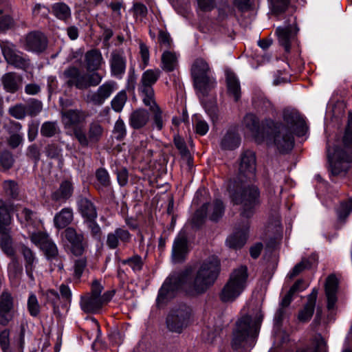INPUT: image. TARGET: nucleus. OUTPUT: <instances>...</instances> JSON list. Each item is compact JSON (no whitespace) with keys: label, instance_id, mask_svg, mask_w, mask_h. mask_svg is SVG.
Listing matches in <instances>:
<instances>
[{"label":"nucleus","instance_id":"45","mask_svg":"<svg viewBox=\"0 0 352 352\" xmlns=\"http://www.w3.org/2000/svg\"><path fill=\"white\" fill-rule=\"evenodd\" d=\"M149 107L150 111L153 112V127L156 128L158 131H161L164 127V121L162 117V111L156 104L155 101L152 104L146 105Z\"/></svg>","mask_w":352,"mask_h":352},{"label":"nucleus","instance_id":"2","mask_svg":"<svg viewBox=\"0 0 352 352\" xmlns=\"http://www.w3.org/2000/svg\"><path fill=\"white\" fill-rule=\"evenodd\" d=\"M85 63L87 71L93 72H81L76 67H69L63 72V76L68 87L86 89L100 83L102 76L96 71L99 69L104 63L101 52L96 49L87 51L85 54Z\"/></svg>","mask_w":352,"mask_h":352},{"label":"nucleus","instance_id":"22","mask_svg":"<svg viewBox=\"0 0 352 352\" xmlns=\"http://www.w3.org/2000/svg\"><path fill=\"white\" fill-rule=\"evenodd\" d=\"M63 235L70 243L72 253L76 256L81 255L85 250L83 234L78 233L72 227H68L63 232Z\"/></svg>","mask_w":352,"mask_h":352},{"label":"nucleus","instance_id":"6","mask_svg":"<svg viewBox=\"0 0 352 352\" xmlns=\"http://www.w3.org/2000/svg\"><path fill=\"white\" fill-rule=\"evenodd\" d=\"M263 133L267 135V140H272L280 152L287 153L293 148L294 133L287 130L281 123L265 120L263 123Z\"/></svg>","mask_w":352,"mask_h":352},{"label":"nucleus","instance_id":"23","mask_svg":"<svg viewBox=\"0 0 352 352\" xmlns=\"http://www.w3.org/2000/svg\"><path fill=\"white\" fill-rule=\"evenodd\" d=\"M131 235L127 230L116 228L107 236L106 244L110 249H116L119 245H126L131 241Z\"/></svg>","mask_w":352,"mask_h":352},{"label":"nucleus","instance_id":"41","mask_svg":"<svg viewBox=\"0 0 352 352\" xmlns=\"http://www.w3.org/2000/svg\"><path fill=\"white\" fill-rule=\"evenodd\" d=\"M254 109L262 112L273 111V105L263 93L255 94L252 98Z\"/></svg>","mask_w":352,"mask_h":352},{"label":"nucleus","instance_id":"62","mask_svg":"<svg viewBox=\"0 0 352 352\" xmlns=\"http://www.w3.org/2000/svg\"><path fill=\"white\" fill-rule=\"evenodd\" d=\"M194 128L196 133L199 135H206L209 130V126L208 123L205 120L198 118H197L195 121Z\"/></svg>","mask_w":352,"mask_h":352},{"label":"nucleus","instance_id":"25","mask_svg":"<svg viewBox=\"0 0 352 352\" xmlns=\"http://www.w3.org/2000/svg\"><path fill=\"white\" fill-rule=\"evenodd\" d=\"M13 307L12 295L7 292H3L0 296V324L1 325H7L11 320L10 311Z\"/></svg>","mask_w":352,"mask_h":352},{"label":"nucleus","instance_id":"7","mask_svg":"<svg viewBox=\"0 0 352 352\" xmlns=\"http://www.w3.org/2000/svg\"><path fill=\"white\" fill-rule=\"evenodd\" d=\"M248 278L247 267L243 265L235 269L219 294L220 300L223 302H232L236 300L245 290Z\"/></svg>","mask_w":352,"mask_h":352},{"label":"nucleus","instance_id":"59","mask_svg":"<svg viewBox=\"0 0 352 352\" xmlns=\"http://www.w3.org/2000/svg\"><path fill=\"white\" fill-rule=\"evenodd\" d=\"M113 133L117 140H122L126 135V128L124 121L118 118L115 123Z\"/></svg>","mask_w":352,"mask_h":352},{"label":"nucleus","instance_id":"60","mask_svg":"<svg viewBox=\"0 0 352 352\" xmlns=\"http://www.w3.org/2000/svg\"><path fill=\"white\" fill-rule=\"evenodd\" d=\"M352 210V199H350L348 202H343L338 210V218L341 220L345 219L351 211Z\"/></svg>","mask_w":352,"mask_h":352},{"label":"nucleus","instance_id":"15","mask_svg":"<svg viewBox=\"0 0 352 352\" xmlns=\"http://www.w3.org/2000/svg\"><path fill=\"white\" fill-rule=\"evenodd\" d=\"M20 46L27 52L40 54L47 47V37L39 31H32L20 38Z\"/></svg>","mask_w":352,"mask_h":352},{"label":"nucleus","instance_id":"8","mask_svg":"<svg viewBox=\"0 0 352 352\" xmlns=\"http://www.w3.org/2000/svg\"><path fill=\"white\" fill-rule=\"evenodd\" d=\"M103 289V286L98 280H96L93 281L91 292L81 298L80 307L85 312L91 314L98 313L103 305L111 300L114 296L115 292L113 290H109L101 295Z\"/></svg>","mask_w":352,"mask_h":352},{"label":"nucleus","instance_id":"51","mask_svg":"<svg viewBox=\"0 0 352 352\" xmlns=\"http://www.w3.org/2000/svg\"><path fill=\"white\" fill-rule=\"evenodd\" d=\"M8 113L17 120H23L27 116L26 105L23 103H16L8 109Z\"/></svg>","mask_w":352,"mask_h":352},{"label":"nucleus","instance_id":"29","mask_svg":"<svg viewBox=\"0 0 352 352\" xmlns=\"http://www.w3.org/2000/svg\"><path fill=\"white\" fill-rule=\"evenodd\" d=\"M317 296L318 289L314 288L307 296V302L298 313V318L300 322H306L311 318L314 312Z\"/></svg>","mask_w":352,"mask_h":352},{"label":"nucleus","instance_id":"56","mask_svg":"<svg viewBox=\"0 0 352 352\" xmlns=\"http://www.w3.org/2000/svg\"><path fill=\"white\" fill-rule=\"evenodd\" d=\"M14 162V159L10 152L5 151L0 155V166L3 170L11 168Z\"/></svg>","mask_w":352,"mask_h":352},{"label":"nucleus","instance_id":"54","mask_svg":"<svg viewBox=\"0 0 352 352\" xmlns=\"http://www.w3.org/2000/svg\"><path fill=\"white\" fill-rule=\"evenodd\" d=\"M123 265H129L133 272H140L142 269L143 260L139 255H134L127 259L122 261Z\"/></svg>","mask_w":352,"mask_h":352},{"label":"nucleus","instance_id":"53","mask_svg":"<svg viewBox=\"0 0 352 352\" xmlns=\"http://www.w3.org/2000/svg\"><path fill=\"white\" fill-rule=\"evenodd\" d=\"M10 258L12 261L8 267L9 277L12 280L18 279L22 273V267L15 256Z\"/></svg>","mask_w":352,"mask_h":352},{"label":"nucleus","instance_id":"4","mask_svg":"<svg viewBox=\"0 0 352 352\" xmlns=\"http://www.w3.org/2000/svg\"><path fill=\"white\" fill-rule=\"evenodd\" d=\"M262 318L263 316L259 313L254 318L245 315L236 321L232 342L234 349L254 346Z\"/></svg>","mask_w":352,"mask_h":352},{"label":"nucleus","instance_id":"38","mask_svg":"<svg viewBox=\"0 0 352 352\" xmlns=\"http://www.w3.org/2000/svg\"><path fill=\"white\" fill-rule=\"evenodd\" d=\"M296 352H327L326 342L321 335H316L309 345L298 349Z\"/></svg>","mask_w":352,"mask_h":352},{"label":"nucleus","instance_id":"14","mask_svg":"<svg viewBox=\"0 0 352 352\" xmlns=\"http://www.w3.org/2000/svg\"><path fill=\"white\" fill-rule=\"evenodd\" d=\"M1 48L3 55L8 64L14 66L15 68L23 70H26L30 67V60L23 52L17 50L13 43L3 41L1 43Z\"/></svg>","mask_w":352,"mask_h":352},{"label":"nucleus","instance_id":"24","mask_svg":"<svg viewBox=\"0 0 352 352\" xmlns=\"http://www.w3.org/2000/svg\"><path fill=\"white\" fill-rule=\"evenodd\" d=\"M111 75L122 78L125 73L126 60L122 51H113L111 52L109 59Z\"/></svg>","mask_w":352,"mask_h":352},{"label":"nucleus","instance_id":"35","mask_svg":"<svg viewBox=\"0 0 352 352\" xmlns=\"http://www.w3.org/2000/svg\"><path fill=\"white\" fill-rule=\"evenodd\" d=\"M338 285V281L336 276L333 274L329 276L325 284V292L327 298V308L329 309H332L336 302Z\"/></svg>","mask_w":352,"mask_h":352},{"label":"nucleus","instance_id":"26","mask_svg":"<svg viewBox=\"0 0 352 352\" xmlns=\"http://www.w3.org/2000/svg\"><path fill=\"white\" fill-rule=\"evenodd\" d=\"M22 81V76L13 72L6 73L1 78L3 89L10 94H14L21 89Z\"/></svg>","mask_w":352,"mask_h":352},{"label":"nucleus","instance_id":"63","mask_svg":"<svg viewBox=\"0 0 352 352\" xmlns=\"http://www.w3.org/2000/svg\"><path fill=\"white\" fill-rule=\"evenodd\" d=\"M85 221L87 222L88 228L90 230L92 237L96 240H100L102 231L99 225L96 222V220H87Z\"/></svg>","mask_w":352,"mask_h":352},{"label":"nucleus","instance_id":"40","mask_svg":"<svg viewBox=\"0 0 352 352\" xmlns=\"http://www.w3.org/2000/svg\"><path fill=\"white\" fill-rule=\"evenodd\" d=\"M240 144L239 135L233 131H228L223 137L221 142V147L223 150H234Z\"/></svg>","mask_w":352,"mask_h":352},{"label":"nucleus","instance_id":"13","mask_svg":"<svg viewBox=\"0 0 352 352\" xmlns=\"http://www.w3.org/2000/svg\"><path fill=\"white\" fill-rule=\"evenodd\" d=\"M224 210V205L220 199H216L212 203L204 204L195 212L192 219V223L195 226L199 227L207 217L211 221H216L223 216Z\"/></svg>","mask_w":352,"mask_h":352},{"label":"nucleus","instance_id":"32","mask_svg":"<svg viewBox=\"0 0 352 352\" xmlns=\"http://www.w3.org/2000/svg\"><path fill=\"white\" fill-rule=\"evenodd\" d=\"M73 192L72 183L68 180H63L59 187L52 192L51 198L53 201L65 203L72 196Z\"/></svg>","mask_w":352,"mask_h":352},{"label":"nucleus","instance_id":"17","mask_svg":"<svg viewBox=\"0 0 352 352\" xmlns=\"http://www.w3.org/2000/svg\"><path fill=\"white\" fill-rule=\"evenodd\" d=\"M256 156L254 152L246 151L241 157L239 175L236 181L252 182L256 177Z\"/></svg>","mask_w":352,"mask_h":352},{"label":"nucleus","instance_id":"58","mask_svg":"<svg viewBox=\"0 0 352 352\" xmlns=\"http://www.w3.org/2000/svg\"><path fill=\"white\" fill-rule=\"evenodd\" d=\"M26 105L27 108V116H30L32 117L36 116L38 115L42 110L43 104L42 102L36 99H31L28 104Z\"/></svg>","mask_w":352,"mask_h":352},{"label":"nucleus","instance_id":"28","mask_svg":"<svg viewBox=\"0 0 352 352\" xmlns=\"http://www.w3.org/2000/svg\"><path fill=\"white\" fill-rule=\"evenodd\" d=\"M41 250L54 265L57 267L59 270H63V258L59 255L57 246L52 239L41 248Z\"/></svg>","mask_w":352,"mask_h":352},{"label":"nucleus","instance_id":"20","mask_svg":"<svg viewBox=\"0 0 352 352\" xmlns=\"http://www.w3.org/2000/svg\"><path fill=\"white\" fill-rule=\"evenodd\" d=\"M10 331L4 329L0 333V346L3 352H23L24 346V329L21 328V331L14 338L12 346L10 344Z\"/></svg>","mask_w":352,"mask_h":352},{"label":"nucleus","instance_id":"52","mask_svg":"<svg viewBox=\"0 0 352 352\" xmlns=\"http://www.w3.org/2000/svg\"><path fill=\"white\" fill-rule=\"evenodd\" d=\"M127 100L126 93L124 90L118 92L111 102L112 109L116 112L122 111Z\"/></svg>","mask_w":352,"mask_h":352},{"label":"nucleus","instance_id":"9","mask_svg":"<svg viewBox=\"0 0 352 352\" xmlns=\"http://www.w3.org/2000/svg\"><path fill=\"white\" fill-rule=\"evenodd\" d=\"M192 309L186 304L175 306L166 317V327L169 331L180 333L190 322Z\"/></svg>","mask_w":352,"mask_h":352},{"label":"nucleus","instance_id":"42","mask_svg":"<svg viewBox=\"0 0 352 352\" xmlns=\"http://www.w3.org/2000/svg\"><path fill=\"white\" fill-rule=\"evenodd\" d=\"M227 87L229 95L237 101L241 98V87L238 79L232 73L227 74Z\"/></svg>","mask_w":352,"mask_h":352},{"label":"nucleus","instance_id":"55","mask_svg":"<svg viewBox=\"0 0 352 352\" xmlns=\"http://www.w3.org/2000/svg\"><path fill=\"white\" fill-rule=\"evenodd\" d=\"M51 238L44 232H32L30 235L31 241L40 248H42Z\"/></svg>","mask_w":352,"mask_h":352},{"label":"nucleus","instance_id":"48","mask_svg":"<svg viewBox=\"0 0 352 352\" xmlns=\"http://www.w3.org/2000/svg\"><path fill=\"white\" fill-rule=\"evenodd\" d=\"M243 124L252 133H259V120L255 115L252 113L246 114L243 118Z\"/></svg>","mask_w":352,"mask_h":352},{"label":"nucleus","instance_id":"50","mask_svg":"<svg viewBox=\"0 0 352 352\" xmlns=\"http://www.w3.org/2000/svg\"><path fill=\"white\" fill-rule=\"evenodd\" d=\"M27 308L29 314L32 317H37L41 312V305L36 296L31 292L27 301Z\"/></svg>","mask_w":352,"mask_h":352},{"label":"nucleus","instance_id":"44","mask_svg":"<svg viewBox=\"0 0 352 352\" xmlns=\"http://www.w3.org/2000/svg\"><path fill=\"white\" fill-rule=\"evenodd\" d=\"M268 2L270 11L276 16L285 12L290 5V0H268Z\"/></svg>","mask_w":352,"mask_h":352},{"label":"nucleus","instance_id":"5","mask_svg":"<svg viewBox=\"0 0 352 352\" xmlns=\"http://www.w3.org/2000/svg\"><path fill=\"white\" fill-rule=\"evenodd\" d=\"M342 147H337L333 154L327 148V157L333 175L345 172L352 161V113L349 115L348 126L343 137Z\"/></svg>","mask_w":352,"mask_h":352},{"label":"nucleus","instance_id":"37","mask_svg":"<svg viewBox=\"0 0 352 352\" xmlns=\"http://www.w3.org/2000/svg\"><path fill=\"white\" fill-rule=\"evenodd\" d=\"M52 14L58 19L67 21L72 16L71 9L65 3L57 2L51 6Z\"/></svg>","mask_w":352,"mask_h":352},{"label":"nucleus","instance_id":"46","mask_svg":"<svg viewBox=\"0 0 352 352\" xmlns=\"http://www.w3.org/2000/svg\"><path fill=\"white\" fill-rule=\"evenodd\" d=\"M18 217L25 226H35L37 223V217L36 213L28 208H23L18 214Z\"/></svg>","mask_w":352,"mask_h":352},{"label":"nucleus","instance_id":"11","mask_svg":"<svg viewBox=\"0 0 352 352\" xmlns=\"http://www.w3.org/2000/svg\"><path fill=\"white\" fill-rule=\"evenodd\" d=\"M210 67L202 58H197L191 69L194 83L199 94L202 96L207 95L213 86L214 80L209 76Z\"/></svg>","mask_w":352,"mask_h":352},{"label":"nucleus","instance_id":"27","mask_svg":"<svg viewBox=\"0 0 352 352\" xmlns=\"http://www.w3.org/2000/svg\"><path fill=\"white\" fill-rule=\"evenodd\" d=\"M298 30L294 25H288L286 27H278L276 33L278 38L280 45L284 47L287 52L290 51L291 43L294 40Z\"/></svg>","mask_w":352,"mask_h":352},{"label":"nucleus","instance_id":"61","mask_svg":"<svg viewBox=\"0 0 352 352\" xmlns=\"http://www.w3.org/2000/svg\"><path fill=\"white\" fill-rule=\"evenodd\" d=\"M294 293H291V291L289 290L288 292L285 295L280 302L281 308H280L276 313V317L280 320L281 317L283 316L285 311L283 308L287 307L291 303Z\"/></svg>","mask_w":352,"mask_h":352},{"label":"nucleus","instance_id":"43","mask_svg":"<svg viewBox=\"0 0 352 352\" xmlns=\"http://www.w3.org/2000/svg\"><path fill=\"white\" fill-rule=\"evenodd\" d=\"M177 65V56L175 52L165 51L162 55V65L163 70L167 72L173 71Z\"/></svg>","mask_w":352,"mask_h":352},{"label":"nucleus","instance_id":"1","mask_svg":"<svg viewBox=\"0 0 352 352\" xmlns=\"http://www.w3.org/2000/svg\"><path fill=\"white\" fill-rule=\"evenodd\" d=\"M219 261L212 256L204 260L195 274L191 270H186L182 273L171 275L160 288L157 298V304L162 306L172 299L179 289L194 295L205 292L217 279L219 272Z\"/></svg>","mask_w":352,"mask_h":352},{"label":"nucleus","instance_id":"33","mask_svg":"<svg viewBox=\"0 0 352 352\" xmlns=\"http://www.w3.org/2000/svg\"><path fill=\"white\" fill-rule=\"evenodd\" d=\"M80 213L85 221L96 220L97 211L94 204L85 197H80L77 202Z\"/></svg>","mask_w":352,"mask_h":352},{"label":"nucleus","instance_id":"19","mask_svg":"<svg viewBox=\"0 0 352 352\" xmlns=\"http://www.w3.org/2000/svg\"><path fill=\"white\" fill-rule=\"evenodd\" d=\"M114 81H107L100 85L96 91H89L86 96V101L94 105H102L117 89Z\"/></svg>","mask_w":352,"mask_h":352},{"label":"nucleus","instance_id":"10","mask_svg":"<svg viewBox=\"0 0 352 352\" xmlns=\"http://www.w3.org/2000/svg\"><path fill=\"white\" fill-rule=\"evenodd\" d=\"M11 217L4 201L0 199V247L9 257L15 256L13 240L10 235Z\"/></svg>","mask_w":352,"mask_h":352},{"label":"nucleus","instance_id":"21","mask_svg":"<svg viewBox=\"0 0 352 352\" xmlns=\"http://www.w3.org/2000/svg\"><path fill=\"white\" fill-rule=\"evenodd\" d=\"M250 228V222L245 220L243 224L236 228L234 232L226 239V245L230 248H241L246 242Z\"/></svg>","mask_w":352,"mask_h":352},{"label":"nucleus","instance_id":"34","mask_svg":"<svg viewBox=\"0 0 352 352\" xmlns=\"http://www.w3.org/2000/svg\"><path fill=\"white\" fill-rule=\"evenodd\" d=\"M149 120V113L144 109L133 111L129 118V125L134 129L143 128Z\"/></svg>","mask_w":352,"mask_h":352},{"label":"nucleus","instance_id":"30","mask_svg":"<svg viewBox=\"0 0 352 352\" xmlns=\"http://www.w3.org/2000/svg\"><path fill=\"white\" fill-rule=\"evenodd\" d=\"M87 114L79 109H69L62 113V122L65 127L76 126L83 122Z\"/></svg>","mask_w":352,"mask_h":352},{"label":"nucleus","instance_id":"36","mask_svg":"<svg viewBox=\"0 0 352 352\" xmlns=\"http://www.w3.org/2000/svg\"><path fill=\"white\" fill-rule=\"evenodd\" d=\"M74 219L73 210L70 208H64L57 212L54 217V226L63 229L72 223Z\"/></svg>","mask_w":352,"mask_h":352},{"label":"nucleus","instance_id":"12","mask_svg":"<svg viewBox=\"0 0 352 352\" xmlns=\"http://www.w3.org/2000/svg\"><path fill=\"white\" fill-rule=\"evenodd\" d=\"M160 75L161 71L159 69H149L143 72L138 85V91L145 105H149L155 101L153 85Z\"/></svg>","mask_w":352,"mask_h":352},{"label":"nucleus","instance_id":"49","mask_svg":"<svg viewBox=\"0 0 352 352\" xmlns=\"http://www.w3.org/2000/svg\"><path fill=\"white\" fill-rule=\"evenodd\" d=\"M96 177L98 181V183L96 184V188L98 190H102L103 188L110 186V177L106 169H98L96 173Z\"/></svg>","mask_w":352,"mask_h":352},{"label":"nucleus","instance_id":"39","mask_svg":"<svg viewBox=\"0 0 352 352\" xmlns=\"http://www.w3.org/2000/svg\"><path fill=\"white\" fill-rule=\"evenodd\" d=\"M21 253L25 260V267L27 275L30 278L34 280L33 270L34 269V263L36 257L33 252L28 247L21 248Z\"/></svg>","mask_w":352,"mask_h":352},{"label":"nucleus","instance_id":"47","mask_svg":"<svg viewBox=\"0 0 352 352\" xmlns=\"http://www.w3.org/2000/svg\"><path fill=\"white\" fill-rule=\"evenodd\" d=\"M60 133L57 122L47 121L43 123L41 127V135L51 138Z\"/></svg>","mask_w":352,"mask_h":352},{"label":"nucleus","instance_id":"57","mask_svg":"<svg viewBox=\"0 0 352 352\" xmlns=\"http://www.w3.org/2000/svg\"><path fill=\"white\" fill-rule=\"evenodd\" d=\"M3 188L6 195L16 198L19 195L17 184L13 180H6L3 184Z\"/></svg>","mask_w":352,"mask_h":352},{"label":"nucleus","instance_id":"64","mask_svg":"<svg viewBox=\"0 0 352 352\" xmlns=\"http://www.w3.org/2000/svg\"><path fill=\"white\" fill-rule=\"evenodd\" d=\"M27 156L36 163L40 159V151L36 144H32L27 148Z\"/></svg>","mask_w":352,"mask_h":352},{"label":"nucleus","instance_id":"31","mask_svg":"<svg viewBox=\"0 0 352 352\" xmlns=\"http://www.w3.org/2000/svg\"><path fill=\"white\" fill-rule=\"evenodd\" d=\"M187 254V239L184 234H179L175 238L172 250L173 260L175 263L182 262Z\"/></svg>","mask_w":352,"mask_h":352},{"label":"nucleus","instance_id":"18","mask_svg":"<svg viewBox=\"0 0 352 352\" xmlns=\"http://www.w3.org/2000/svg\"><path fill=\"white\" fill-rule=\"evenodd\" d=\"M284 124L287 130L294 133L298 136L303 135L305 133L306 125L304 119L295 109H286L283 111Z\"/></svg>","mask_w":352,"mask_h":352},{"label":"nucleus","instance_id":"16","mask_svg":"<svg viewBox=\"0 0 352 352\" xmlns=\"http://www.w3.org/2000/svg\"><path fill=\"white\" fill-rule=\"evenodd\" d=\"M73 132L78 143L82 147H88L90 144L99 142L103 133V128L98 122H91L89 126L87 135L81 126L74 127Z\"/></svg>","mask_w":352,"mask_h":352},{"label":"nucleus","instance_id":"3","mask_svg":"<svg viewBox=\"0 0 352 352\" xmlns=\"http://www.w3.org/2000/svg\"><path fill=\"white\" fill-rule=\"evenodd\" d=\"M229 192L233 204L240 206L241 217L249 221L261 203L258 188L248 180L234 181L229 186Z\"/></svg>","mask_w":352,"mask_h":352}]
</instances>
